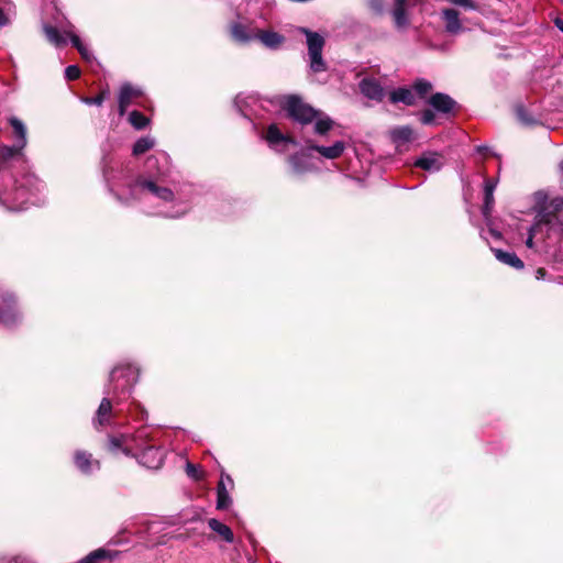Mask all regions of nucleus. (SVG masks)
Segmentation results:
<instances>
[{"label": "nucleus", "instance_id": "obj_18", "mask_svg": "<svg viewBox=\"0 0 563 563\" xmlns=\"http://www.w3.org/2000/svg\"><path fill=\"white\" fill-rule=\"evenodd\" d=\"M255 40L258 41L263 46L269 49L279 48L284 42L285 36L278 32H275L269 29H260L257 27V32H255Z\"/></svg>", "mask_w": 563, "mask_h": 563}, {"label": "nucleus", "instance_id": "obj_35", "mask_svg": "<svg viewBox=\"0 0 563 563\" xmlns=\"http://www.w3.org/2000/svg\"><path fill=\"white\" fill-rule=\"evenodd\" d=\"M413 89L420 97H424L428 92L432 90V85L428 80L418 79L413 84Z\"/></svg>", "mask_w": 563, "mask_h": 563}, {"label": "nucleus", "instance_id": "obj_31", "mask_svg": "<svg viewBox=\"0 0 563 563\" xmlns=\"http://www.w3.org/2000/svg\"><path fill=\"white\" fill-rule=\"evenodd\" d=\"M65 33L69 36L71 44L78 49L81 57L86 60H90L92 55L90 51L81 43L80 38L70 31H65Z\"/></svg>", "mask_w": 563, "mask_h": 563}, {"label": "nucleus", "instance_id": "obj_4", "mask_svg": "<svg viewBox=\"0 0 563 563\" xmlns=\"http://www.w3.org/2000/svg\"><path fill=\"white\" fill-rule=\"evenodd\" d=\"M44 189L45 185L42 180L35 175L27 174L23 176L12 192L0 194V201L10 210H23L27 203H40L38 196Z\"/></svg>", "mask_w": 563, "mask_h": 563}, {"label": "nucleus", "instance_id": "obj_33", "mask_svg": "<svg viewBox=\"0 0 563 563\" xmlns=\"http://www.w3.org/2000/svg\"><path fill=\"white\" fill-rule=\"evenodd\" d=\"M550 222V220H545L544 222L542 220H540L539 222H537L536 224H533L530 230H529V235H528V239L526 241V245L529 247V249H532L533 247V239L537 236V234L539 232L542 231L543 227L547 225L548 223Z\"/></svg>", "mask_w": 563, "mask_h": 563}, {"label": "nucleus", "instance_id": "obj_23", "mask_svg": "<svg viewBox=\"0 0 563 563\" xmlns=\"http://www.w3.org/2000/svg\"><path fill=\"white\" fill-rule=\"evenodd\" d=\"M429 104L437 111L448 113L454 108L455 101L445 93L437 92L430 97Z\"/></svg>", "mask_w": 563, "mask_h": 563}, {"label": "nucleus", "instance_id": "obj_17", "mask_svg": "<svg viewBox=\"0 0 563 563\" xmlns=\"http://www.w3.org/2000/svg\"><path fill=\"white\" fill-rule=\"evenodd\" d=\"M441 20L444 24V29L448 33L456 35L464 31V26L460 19L457 10L452 8H445L441 11Z\"/></svg>", "mask_w": 563, "mask_h": 563}, {"label": "nucleus", "instance_id": "obj_39", "mask_svg": "<svg viewBox=\"0 0 563 563\" xmlns=\"http://www.w3.org/2000/svg\"><path fill=\"white\" fill-rule=\"evenodd\" d=\"M450 3L454 5H459L465 10H475L477 8L476 3L473 0H448Z\"/></svg>", "mask_w": 563, "mask_h": 563}, {"label": "nucleus", "instance_id": "obj_6", "mask_svg": "<svg viewBox=\"0 0 563 563\" xmlns=\"http://www.w3.org/2000/svg\"><path fill=\"white\" fill-rule=\"evenodd\" d=\"M299 31L307 37L310 70L313 73L325 71L327 64L322 57L324 38L319 33L312 32L306 27H300Z\"/></svg>", "mask_w": 563, "mask_h": 563}, {"label": "nucleus", "instance_id": "obj_34", "mask_svg": "<svg viewBox=\"0 0 563 563\" xmlns=\"http://www.w3.org/2000/svg\"><path fill=\"white\" fill-rule=\"evenodd\" d=\"M109 90L104 89L97 97H84L81 98V101L89 106H101L103 101L109 97Z\"/></svg>", "mask_w": 563, "mask_h": 563}, {"label": "nucleus", "instance_id": "obj_43", "mask_svg": "<svg viewBox=\"0 0 563 563\" xmlns=\"http://www.w3.org/2000/svg\"><path fill=\"white\" fill-rule=\"evenodd\" d=\"M8 24V18L4 15L2 9H0V27Z\"/></svg>", "mask_w": 563, "mask_h": 563}, {"label": "nucleus", "instance_id": "obj_1", "mask_svg": "<svg viewBox=\"0 0 563 563\" xmlns=\"http://www.w3.org/2000/svg\"><path fill=\"white\" fill-rule=\"evenodd\" d=\"M159 161L167 163V156L165 154L150 156L146 161L148 174L139 175L129 180L122 189H119L115 183L112 167L107 165L103 167V177L109 190L120 202L126 205L139 202L151 214L177 219L185 216L189 208L186 203L177 201L172 189L165 185V170L158 169L155 174L151 173Z\"/></svg>", "mask_w": 563, "mask_h": 563}, {"label": "nucleus", "instance_id": "obj_24", "mask_svg": "<svg viewBox=\"0 0 563 563\" xmlns=\"http://www.w3.org/2000/svg\"><path fill=\"white\" fill-rule=\"evenodd\" d=\"M208 526L214 533H217L221 540L225 541L227 543L234 542V534L229 526L214 518L208 520Z\"/></svg>", "mask_w": 563, "mask_h": 563}, {"label": "nucleus", "instance_id": "obj_5", "mask_svg": "<svg viewBox=\"0 0 563 563\" xmlns=\"http://www.w3.org/2000/svg\"><path fill=\"white\" fill-rule=\"evenodd\" d=\"M139 379V369L133 365L118 366L110 374V384L112 390L108 394H125L136 384Z\"/></svg>", "mask_w": 563, "mask_h": 563}, {"label": "nucleus", "instance_id": "obj_19", "mask_svg": "<svg viewBox=\"0 0 563 563\" xmlns=\"http://www.w3.org/2000/svg\"><path fill=\"white\" fill-rule=\"evenodd\" d=\"M308 150L318 152L323 158L335 159L339 158L345 151V143L343 141H336L330 146H323L306 141Z\"/></svg>", "mask_w": 563, "mask_h": 563}, {"label": "nucleus", "instance_id": "obj_16", "mask_svg": "<svg viewBox=\"0 0 563 563\" xmlns=\"http://www.w3.org/2000/svg\"><path fill=\"white\" fill-rule=\"evenodd\" d=\"M358 86L361 92L371 100L382 101L385 97V90L376 78L365 77Z\"/></svg>", "mask_w": 563, "mask_h": 563}, {"label": "nucleus", "instance_id": "obj_26", "mask_svg": "<svg viewBox=\"0 0 563 563\" xmlns=\"http://www.w3.org/2000/svg\"><path fill=\"white\" fill-rule=\"evenodd\" d=\"M496 258L514 268L521 269L523 268V262L512 252H505L499 249H492Z\"/></svg>", "mask_w": 563, "mask_h": 563}, {"label": "nucleus", "instance_id": "obj_15", "mask_svg": "<svg viewBox=\"0 0 563 563\" xmlns=\"http://www.w3.org/2000/svg\"><path fill=\"white\" fill-rule=\"evenodd\" d=\"M233 487L231 476L222 473L217 487V509L223 510L229 508L232 503L229 490Z\"/></svg>", "mask_w": 563, "mask_h": 563}, {"label": "nucleus", "instance_id": "obj_44", "mask_svg": "<svg viewBox=\"0 0 563 563\" xmlns=\"http://www.w3.org/2000/svg\"><path fill=\"white\" fill-rule=\"evenodd\" d=\"M544 275H545V271H544L543 268H539V269H537V272H536V277H537L538 279L543 278V277H544Z\"/></svg>", "mask_w": 563, "mask_h": 563}, {"label": "nucleus", "instance_id": "obj_32", "mask_svg": "<svg viewBox=\"0 0 563 563\" xmlns=\"http://www.w3.org/2000/svg\"><path fill=\"white\" fill-rule=\"evenodd\" d=\"M129 122L136 129V130H141V129H144L147 123H148V119L142 114L141 112L139 111H132L130 114H129Z\"/></svg>", "mask_w": 563, "mask_h": 563}, {"label": "nucleus", "instance_id": "obj_8", "mask_svg": "<svg viewBox=\"0 0 563 563\" xmlns=\"http://www.w3.org/2000/svg\"><path fill=\"white\" fill-rule=\"evenodd\" d=\"M21 320L14 296L0 286V324L12 327Z\"/></svg>", "mask_w": 563, "mask_h": 563}, {"label": "nucleus", "instance_id": "obj_47", "mask_svg": "<svg viewBox=\"0 0 563 563\" xmlns=\"http://www.w3.org/2000/svg\"><path fill=\"white\" fill-rule=\"evenodd\" d=\"M490 233L493 236H495L496 239H499L500 238V233L496 232L495 230H490Z\"/></svg>", "mask_w": 563, "mask_h": 563}, {"label": "nucleus", "instance_id": "obj_14", "mask_svg": "<svg viewBox=\"0 0 563 563\" xmlns=\"http://www.w3.org/2000/svg\"><path fill=\"white\" fill-rule=\"evenodd\" d=\"M310 151L311 150H308V144L306 143V150H302L288 158L291 172L295 175H302L314 169Z\"/></svg>", "mask_w": 563, "mask_h": 563}, {"label": "nucleus", "instance_id": "obj_38", "mask_svg": "<svg viewBox=\"0 0 563 563\" xmlns=\"http://www.w3.org/2000/svg\"><path fill=\"white\" fill-rule=\"evenodd\" d=\"M186 473L190 478L195 481H199L201 478V471L192 463H187Z\"/></svg>", "mask_w": 563, "mask_h": 563}, {"label": "nucleus", "instance_id": "obj_3", "mask_svg": "<svg viewBox=\"0 0 563 563\" xmlns=\"http://www.w3.org/2000/svg\"><path fill=\"white\" fill-rule=\"evenodd\" d=\"M283 106L289 117L300 124L314 122L313 130L318 135L327 134L334 125V122L330 117L314 110L297 96L284 97Z\"/></svg>", "mask_w": 563, "mask_h": 563}, {"label": "nucleus", "instance_id": "obj_20", "mask_svg": "<svg viewBox=\"0 0 563 563\" xmlns=\"http://www.w3.org/2000/svg\"><path fill=\"white\" fill-rule=\"evenodd\" d=\"M413 4V0H395L391 11L394 23L398 30H404L409 25L408 8Z\"/></svg>", "mask_w": 563, "mask_h": 563}, {"label": "nucleus", "instance_id": "obj_46", "mask_svg": "<svg viewBox=\"0 0 563 563\" xmlns=\"http://www.w3.org/2000/svg\"><path fill=\"white\" fill-rule=\"evenodd\" d=\"M555 207L559 209V208H563V198L556 200V203H555Z\"/></svg>", "mask_w": 563, "mask_h": 563}, {"label": "nucleus", "instance_id": "obj_45", "mask_svg": "<svg viewBox=\"0 0 563 563\" xmlns=\"http://www.w3.org/2000/svg\"><path fill=\"white\" fill-rule=\"evenodd\" d=\"M555 25L558 26V29L563 32V20L561 19H556L555 20Z\"/></svg>", "mask_w": 563, "mask_h": 563}, {"label": "nucleus", "instance_id": "obj_11", "mask_svg": "<svg viewBox=\"0 0 563 563\" xmlns=\"http://www.w3.org/2000/svg\"><path fill=\"white\" fill-rule=\"evenodd\" d=\"M118 412L113 410V405L108 397H104L92 419L93 427L99 430L107 427H112L115 423Z\"/></svg>", "mask_w": 563, "mask_h": 563}, {"label": "nucleus", "instance_id": "obj_27", "mask_svg": "<svg viewBox=\"0 0 563 563\" xmlns=\"http://www.w3.org/2000/svg\"><path fill=\"white\" fill-rule=\"evenodd\" d=\"M118 552H112L106 549H98L89 553L78 563H100L102 560H113L117 558Z\"/></svg>", "mask_w": 563, "mask_h": 563}, {"label": "nucleus", "instance_id": "obj_28", "mask_svg": "<svg viewBox=\"0 0 563 563\" xmlns=\"http://www.w3.org/2000/svg\"><path fill=\"white\" fill-rule=\"evenodd\" d=\"M43 31L46 35V38L55 46H62L66 44V38L60 34V32L51 25L45 24L43 26Z\"/></svg>", "mask_w": 563, "mask_h": 563}, {"label": "nucleus", "instance_id": "obj_10", "mask_svg": "<svg viewBox=\"0 0 563 563\" xmlns=\"http://www.w3.org/2000/svg\"><path fill=\"white\" fill-rule=\"evenodd\" d=\"M446 164V158L443 153L435 151H424L415 161L413 165L417 168L429 173H437Z\"/></svg>", "mask_w": 563, "mask_h": 563}, {"label": "nucleus", "instance_id": "obj_25", "mask_svg": "<svg viewBox=\"0 0 563 563\" xmlns=\"http://www.w3.org/2000/svg\"><path fill=\"white\" fill-rule=\"evenodd\" d=\"M389 100L393 103H404L406 106H412L416 102V97L409 88H398L390 92Z\"/></svg>", "mask_w": 563, "mask_h": 563}, {"label": "nucleus", "instance_id": "obj_29", "mask_svg": "<svg viewBox=\"0 0 563 563\" xmlns=\"http://www.w3.org/2000/svg\"><path fill=\"white\" fill-rule=\"evenodd\" d=\"M494 189H495V184L492 183L490 180H487L485 183V198H484V207H483L484 217H487L493 208Z\"/></svg>", "mask_w": 563, "mask_h": 563}, {"label": "nucleus", "instance_id": "obj_37", "mask_svg": "<svg viewBox=\"0 0 563 563\" xmlns=\"http://www.w3.org/2000/svg\"><path fill=\"white\" fill-rule=\"evenodd\" d=\"M517 118L518 120L525 124V125H533L537 123V120L534 118H532L528 112L527 110L523 108V107H518L517 108Z\"/></svg>", "mask_w": 563, "mask_h": 563}, {"label": "nucleus", "instance_id": "obj_48", "mask_svg": "<svg viewBox=\"0 0 563 563\" xmlns=\"http://www.w3.org/2000/svg\"><path fill=\"white\" fill-rule=\"evenodd\" d=\"M23 561H24V559H23V558H21V556H16V558L14 559V562H15V563H23Z\"/></svg>", "mask_w": 563, "mask_h": 563}, {"label": "nucleus", "instance_id": "obj_13", "mask_svg": "<svg viewBox=\"0 0 563 563\" xmlns=\"http://www.w3.org/2000/svg\"><path fill=\"white\" fill-rule=\"evenodd\" d=\"M74 464L76 468L84 475H92L100 470V461L85 450H77L74 453Z\"/></svg>", "mask_w": 563, "mask_h": 563}, {"label": "nucleus", "instance_id": "obj_22", "mask_svg": "<svg viewBox=\"0 0 563 563\" xmlns=\"http://www.w3.org/2000/svg\"><path fill=\"white\" fill-rule=\"evenodd\" d=\"M389 134L397 148H400L413 139V131L408 125L396 126L390 130Z\"/></svg>", "mask_w": 563, "mask_h": 563}, {"label": "nucleus", "instance_id": "obj_2", "mask_svg": "<svg viewBox=\"0 0 563 563\" xmlns=\"http://www.w3.org/2000/svg\"><path fill=\"white\" fill-rule=\"evenodd\" d=\"M148 433L140 429L135 434L109 435L107 449L114 455L134 456L147 468L157 470L162 466L164 453L159 448L147 445Z\"/></svg>", "mask_w": 563, "mask_h": 563}, {"label": "nucleus", "instance_id": "obj_12", "mask_svg": "<svg viewBox=\"0 0 563 563\" xmlns=\"http://www.w3.org/2000/svg\"><path fill=\"white\" fill-rule=\"evenodd\" d=\"M143 96V90L137 87L133 86L130 82H124L119 90L118 96V112L120 117H123L126 112V109L136 100L137 98Z\"/></svg>", "mask_w": 563, "mask_h": 563}, {"label": "nucleus", "instance_id": "obj_30", "mask_svg": "<svg viewBox=\"0 0 563 563\" xmlns=\"http://www.w3.org/2000/svg\"><path fill=\"white\" fill-rule=\"evenodd\" d=\"M154 145H155L154 139H152L150 136L141 137L133 145V155L137 156L141 154H144L145 152L153 148Z\"/></svg>", "mask_w": 563, "mask_h": 563}, {"label": "nucleus", "instance_id": "obj_42", "mask_svg": "<svg viewBox=\"0 0 563 563\" xmlns=\"http://www.w3.org/2000/svg\"><path fill=\"white\" fill-rule=\"evenodd\" d=\"M420 120L423 124H431L434 121V113L431 110L427 109L422 111Z\"/></svg>", "mask_w": 563, "mask_h": 563}, {"label": "nucleus", "instance_id": "obj_9", "mask_svg": "<svg viewBox=\"0 0 563 563\" xmlns=\"http://www.w3.org/2000/svg\"><path fill=\"white\" fill-rule=\"evenodd\" d=\"M264 140L277 153L286 152L289 145H297V142L292 137L285 135L276 124H271L267 128Z\"/></svg>", "mask_w": 563, "mask_h": 563}, {"label": "nucleus", "instance_id": "obj_40", "mask_svg": "<svg viewBox=\"0 0 563 563\" xmlns=\"http://www.w3.org/2000/svg\"><path fill=\"white\" fill-rule=\"evenodd\" d=\"M79 76H80V69L76 65H70L65 69V77L68 80H75V79L79 78Z\"/></svg>", "mask_w": 563, "mask_h": 563}, {"label": "nucleus", "instance_id": "obj_7", "mask_svg": "<svg viewBox=\"0 0 563 563\" xmlns=\"http://www.w3.org/2000/svg\"><path fill=\"white\" fill-rule=\"evenodd\" d=\"M9 122L14 130L18 140L13 146L2 145L0 147V168L10 159L21 155L23 148L27 144L26 128L24 123L18 118H11Z\"/></svg>", "mask_w": 563, "mask_h": 563}, {"label": "nucleus", "instance_id": "obj_41", "mask_svg": "<svg viewBox=\"0 0 563 563\" xmlns=\"http://www.w3.org/2000/svg\"><path fill=\"white\" fill-rule=\"evenodd\" d=\"M367 5L375 13H380L385 7V0H367Z\"/></svg>", "mask_w": 563, "mask_h": 563}, {"label": "nucleus", "instance_id": "obj_21", "mask_svg": "<svg viewBox=\"0 0 563 563\" xmlns=\"http://www.w3.org/2000/svg\"><path fill=\"white\" fill-rule=\"evenodd\" d=\"M255 32H257V26H254L252 24L246 25L236 22L231 25V35L234 38V41L240 43H247L250 41L255 40Z\"/></svg>", "mask_w": 563, "mask_h": 563}, {"label": "nucleus", "instance_id": "obj_36", "mask_svg": "<svg viewBox=\"0 0 563 563\" xmlns=\"http://www.w3.org/2000/svg\"><path fill=\"white\" fill-rule=\"evenodd\" d=\"M240 102H244L246 107H250V108H251V109H250V113H249V112H246V111H243V110L241 109V111H242V113H243V115H244V117L250 118L252 114L257 115V111L254 109V106L258 102V100H257L255 97L250 96V97H247V98H245V99H241V98L239 97V98H238V100H236V103L239 104Z\"/></svg>", "mask_w": 563, "mask_h": 563}]
</instances>
